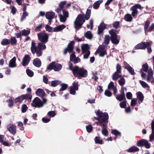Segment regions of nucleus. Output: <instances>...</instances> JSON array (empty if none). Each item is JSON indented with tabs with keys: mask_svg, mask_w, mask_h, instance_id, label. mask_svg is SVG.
Segmentation results:
<instances>
[{
	"mask_svg": "<svg viewBox=\"0 0 154 154\" xmlns=\"http://www.w3.org/2000/svg\"><path fill=\"white\" fill-rule=\"evenodd\" d=\"M109 33L110 36L108 35H105L103 44L105 45H108L109 44L110 40L113 44L118 45L120 41V38H118L117 35L119 33V32L116 29H112L109 31Z\"/></svg>",
	"mask_w": 154,
	"mask_h": 154,
	"instance_id": "1",
	"label": "nucleus"
},
{
	"mask_svg": "<svg viewBox=\"0 0 154 154\" xmlns=\"http://www.w3.org/2000/svg\"><path fill=\"white\" fill-rule=\"evenodd\" d=\"M95 112L98 116L97 117H94L95 120L98 121L95 122L96 124L97 125L106 127L109 119L108 113L106 112H103L99 110Z\"/></svg>",
	"mask_w": 154,
	"mask_h": 154,
	"instance_id": "2",
	"label": "nucleus"
},
{
	"mask_svg": "<svg viewBox=\"0 0 154 154\" xmlns=\"http://www.w3.org/2000/svg\"><path fill=\"white\" fill-rule=\"evenodd\" d=\"M74 70V73L73 74L74 76L79 79H81L82 78H85L88 76L87 70L83 67L80 68L78 66Z\"/></svg>",
	"mask_w": 154,
	"mask_h": 154,
	"instance_id": "3",
	"label": "nucleus"
},
{
	"mask_svg": "<svg viewBox=\"0 0 154 154\" xmlns=\"http://www.w3.org/2000/svg\"><path fill=\"white\" fill-rule=\"evenodd\" d=\"M42 100V101L38 97H35L31 103L32 106L35 108L42 107L44 104L46 103L47 102V100L46 98H43Z\"/></svg>",
	"mask_w": 154,
	"mask_h": 154,
	"instance_id": "4",
	"label": "nucleus"
},
{
	"mask_svg": "<svg viewBox=\"0 0 154 154\" xmlns=\"http://www.w3.org/2000/svg\"><path fill=\"white\" fill-rule=\"evenodd\" d=\"M152 42V41L146 42H141L137 45L134 47L136 49L145 50L149 46H151Z\"/></svg>",
	"mask_w": 154,
	"mask_h": 154,
	"instance_id": "5",
	"label": "nucleus"
},
{
	"mask_svg": "<svg viewBox=\"0 0 154 154\" xmlns=\"http://www.w3.org/2000/svg\"><path fill=\"white\" fill-rule=\"evenodd\" d=\"M38 40L42 43H46L48 41L49 35L45 32H40L38 34Z\"/></svg>",
	"mask_w": 154,
	"mask_h": 154,
	"instance_id": "6",
	"label": "nucleus"
},
{
	"mask_svg": "<svg viewBox=\"0 0 154 154\" xmlns=\"http://www.w3.org/2000/svg\"><path fill=\"white\" fill-rule=\"evenodd\" d=\"M137 145L138 147L145 146L146 149H149L150 147V143L147 140L144 139L138 140L137 143Z\"/></svg>",
	"mask_w": 154,
	"mask_h": 154,
	"instance_id": "7",
	"label": "nucleus"
},
{
	"mask_svg": "<svg viewBox=\"0 0 154 154\" xmlns=\"http://www.w3.org/2000/svg\"><path fill=\"white\" fill-rule=\"evenodd\" d=\"M75 42L74 41H70L67 47L65 49L63 52V54L65 55L68 51L69 53L72 52L74 48V45Z\"/></svg>",
	"mask_w": 154,
	"mask_h": 154,
	"instance_id": "8",
	"label": "nucleus"
},
{
	"mask_svg": "<svg viewBox=\"0 0 154 154\" xmlns=\"http://www.w3.org/2000/svg\"><path fill=\"white\" fill-rule=\"evenodd\" d=\"M8 130L14 135L16 133V127L15 125L10 124L7 126Z\"/></svg>",
	"mask_w": 154,
	"mask_h": 154,
	"instance_id": "9",
	"label": "nucleus"
},
{
	"mask_svg": "<svg viewBox=\"0 0 154 154\" xmlns=\"http://www.w3.org/2000/svg\"><path fill=\"white\" fill-rule=\"evenodd\" d=\"M75 52H73L70 55V60L73 62L74 64H76L81 61L80 59L78 57H76L75 54Z\"/></svg>",
	"mask_w": 154,
	"mask_h": 154,
	"instance_id": "10",
	"label": "nucleus"
},
{
	"mask_svg": "<svg viewBox=\"0 0 154 154\" xmlns=\"http://www.w3.org/2000/svg\"><path fill=\"white\" fill-rule=\"evenodd\" d=\"M82 25L83 23H82V21L80 20L79 18H78L77 17L74 22V28L76 30H78L82 27Z\"/></svg>",
	"mask_w": 154,
	"mask_h": 154,
	"instance_id": "11",
	"label": "nucleus"
},
{
	"mask_svg": "<svg viewBox=\"0 0 154 154\" xmlns=\"http://www.w3.org/2000/svg\"><path fill=\"white\" fill-rule=\"evenodd\" d=\"M55 14V13L53 11L46 12L45 14L46 17L48 20V22L50 23L52 22V19L54 18Z\"/></svg>",
	"mask_w": 154,
	"mask_h": 154,
	"instance_id": "12",
	"label": "nucleus"
},
{
	"mask_svg": "<svg viewBox=\"0 0 154 154\" xmlns=\"http://www.w3.org/2000/svg\"><path fill=\"white\" fill-rule=\"evenodd\" d=\"M31 59L29 55L28 54H26L25 55L22 60V64L23 66H26L27 65Z\"/></svg>",
	"mask_w": 154,
	"mask_h": 154,
	"instance_id": "13",
	"label": "nucleus"
},
{
	"mask_svg": "<svg viewBox=\"0 0 154 154\" xmlns=\"http://www.w3.org/2000/svg\"><path fill=\"white\" fill-rule=\"evenodd\" d=\"M36 94L42 97V99L45 98L44 97L45 95V93L44 90L40 88L38 89L35 92Z\"/></svg>",
	"mask_w": 154,
	"mask_h": 154,
	"instance_id": "14",
	"label": "nucleus"
},
{
	"mask_svg": "<svg viewBox=\"0 0 154 154\" xmlns=\"http://www.w3.org/2000/svg\"><path fill=\"white\" fill-rule=\"evenodd\" d=\"M106 27L104 23H101L98 27L97 33L100 35L102 33Z\"/></svg>",
	"mask_w": 154,
	"mask_h": 154,
	"instance_id": "15",
	"label": "nucleus"
},
{
	"mask_svg": "<svg viewBox=\"0 0 154 154\" xmlns=\"http://www.w3.org/2000/svg\"><path fill=\"white\" fill-rule=\"evenodd\" d=\"M152 133L149 137V141L151 142L154 140V119L153 120L151 123Z\"/></svg>",
	"mask_w": 154,
	"mask_h": 154,
	"instance_id": "16",
	"label": "nucleus"
},
{
	"mask_svg": "<svg viewBox=\"0 0 154 154\" xmlns=\"http://www.w3.org/2000/svg\"><path fill=\"white\" fill-rule=\"evenodd\" d=\"M33 64L34 66L37 67H40L42 65L40 60L38 58H35L33 60Z\"/></svg>",
	"mask_w": 154,
	"mask_h": 154,
	"instance_id": "17",
	"label": "nucleus"
},
{
	"mask_svg": "<svg viewBox=\"0 0 154 154\" xmlns=\"http://www.w3.org/2000/svg\"><path fill=\"white\" fill-rule=\"evenodd\" d=\"M16 58L15 57H14L9 61V66L11 68H14L17 66L16 63Z\"/></svg>",
	"mask_w": 154,
	"mask_h": 154,
	"instance_id": "18",
	"label": "nucleus"
},
{
	"mask_svg": "<svg viewBox=\"0 0 154 154\" xmlns=\"http://www.w3.org/2000/svg\"><path fill=\"white\" fill-rule=\"evenodd\" d=\"M91 8L92 6H91L89 7L87 9L85 14V20H88L89 19L91 15V9H89V8L91 9Z\"/></svg>",
	"mask_w": 154,
	"mask_h": 154,
	"instance_id": "19",
	"label": "nucleus"
},
{
	"mask_svg": "<svg viewBox=\"0 0 154 154\" xmlns=\"http://www.w3.org/2000/svg\"><path fill=\"white\" fill-rule=\"evenodd\" d=\"M127 151L129 152H135L139 151V149L137 147L133 146L127 150Z\"/></svg>",
	"mask_w": 154,
	"mask_h": 154,
	"instance_id": "20",
	"label": "nucleus"
},
{
	"mask_svg": "<svg viewBox=\"0 0 154 154\" xmlns=\"http://www.w3.org/2000/svg\"><path fill=\"white\" fill-rule=\"evenodd\" d=\"M82 53L84 54L86 52H87L90 48V47L88 44H84L82 45Z\"/></svg>",
	"mask_w": 154,
	"mask_h": 154,
	"instance_id": "21",
	"label": "nucleus"
},
{
	"mask_svg": "<svg viewBox=\"0 0 154 154\" xmlns=\"http://www.w3.org/2000/svg\"><path fill=\"white\" fill-rule=\"evenodd\" d=\"M66 27V26L64 25H61L54 28L53 29L54 32H58L63 30Z\"/></svg>",
	"mask_w": 154,
	"mask_h": 154,
	"instance_id": "22",
	"label": "nucleus"
},
{
	"mask_svg": "<svg viewBox=\"0 0 154 154\" xmlns=\"http://www.w3.org/2000/svg\"><path fill=\"white\" fill-rule=\"evenodd\" d=\"M102 0L97 1L95 2L93 5V7L94 9H97L99 7L100 4L103 2Z\"/></svg>",
	"mask_w": 154,
	"mask_h": 154,
	"instance_id": "23",
	"label": "nucleus"
},
{
	"mask_svg": "<svg viewBox=\"0 0 154 154\" xmlns=\"http://www.w3.org/2000/svg\"><path fill=\"white\" fill-rule=\"evenodd\" d=\"M10 44L12 45H15L17 42V40L15 37L11 36L9 40Z\"/></svg>",
	"mask_w": 154,
	"mask_h": 154,
	"instance_id": "24",
	"label": "nucleus"
},
{
	"mask_svg": "<svg viewBox=\"0 0 154 154\" xmlns=\"http://www.w3.org/2000/svg\"><path fill=\"white\" fill-rule=\"evenodd\" d=\"M32 54H34L36 53V55L38 57L41 56L42 54V51L41 49H39L38 48L34 50L32 52Z\"/></svg>",
	"mask_w": 154,
	"mask_h": 154,
	"instance_id": "25",
	"label": "nucleus"
},
{
	"mask_svg": "<svg viewBox=\"0 0 154 154\" xmlns=\"http://www.w3.org/2000/svg\"><path fill=\"white\" fill-rule=\"evenodd\" d=\"M137 97L141 103L143 102L144 96L141 92L139 91L137 93Z\"/></svg>",
	"mask_w": 154,
	"mask_h": 154,
	"instance_id": "26",
	"label": "nucleus"
},
{
	"mask_svg": "<svg viewBox=\"0 0 154 154\" xmlns=\"http://www.w3.org/2000/svg\"><path fill=\"white\" fill-rule=\"evenodd\" d=\"M125 75H124L122 77L118 80V82L119 85L121 86H123L125 85L126 82L125 79H124Z\"/></svg>",
	"mask_w": 154,
	"mask_h": 154,
	"instance_id": "27",
	"label": "nucleus"
},
{
	"mask_svg": "<svg viewBox=\"0 0 154 154\" xmlns=\"http://www.w3.org/2000/svg\"><path fill=\"white\" fill-rule=\"evenodd\" d=\"M116 99L120 101L126 100L125 95L121 94L118 95L116 97Z\"/></svg>",
	"mask_w": 154,
	"mask_h": 154,
	"instance_id": "28",
	"label": "nucleus"
},
{
	"mask_svg": "<svg viewBox=\"0 0 154 154\" xmlns=\"http://www.w3.org/2000/svg\"><path fill=\"white\" fill-rule=\"evenodd\" d=\"M60 81L58 80H55L51 82V86L55 87L60 83Z\"/></svg>",
	"mask_w": 154,
	"mask_h": 154,
	"instance_id": "29",
	"label": "nucleus"
},
{
	"mask_svg": "<svg viewBox=\"0 0 154 154\" xmlns=\"http://www.w3.org/2000/svg\"><path fill=\"white\" fill-rule=\"evenodd\" d=\"M78 18H79L80 20L82 21V23L83 24L85 21V14H79L78 16Z\"/></svg>",
	"mask_w": 154,
	"mask_h": 154,
	"instance_id": "30",
	"label": "nucleus"
},
{
	"mask_svg": "<svg viewBox=\"0 0 154 154\" xmlns=\"http://www.w3.org/2000/svg\"><path fill=\"white\" fill-rule=\"evenodd\" d=\"M124 19L127 21L131 22L132 20V17L131 14H126L124 17Z\"/></svg>",
	"mask_w": 154,
	"mask_h": 154,
	"instance_id": "31",
	"label": "nucleus"
},
{
	"mask_svg": "<svg viewBox=\"0 0 154 154\" xmlns=\"http://www.w3.org/2000/svg\"><path fill=\"white\" fill-rule=\"evenodd\" d=\"M55 62H52L49 64L47 66V69L48 70H51L52 69L54 70V65L55 64Z\"/></svg>",
	"mask_w": 154,
	"mask_h": 154,
	"instance_id": "32",
	"label": "nucleus"
},
{
	"mask_svg": "<svg viewBox=\"0 0 154 154\" xmlns=\"http://www.w3.org/2000/svg\"><path fill=\"white\" fill-rule=\"evenodd\" d=\"M85 36L89 39H91L93 38V35L91 32L90 31H88L84 35Z\"/></svg>",
	"mask_w": 154,
	"mask_h": 154,
	"instance_id": "33",
	"label": "nucleus"
},
{
	"mask_svg": "<svg viewBox=\"0 0 154 154\" xmlns=\"http://www.w3.org/2000/svg\"><path fill=\"white\" fill-rule=\"evenodd\" d=\"M94 141L96 144H102L103 143V140H100V137L98 136L95 137Z\"/></svg>",
	"mask_w": 154,
	"mask_h": 154,
	"instance_id": "34",
	"label": "nucleus"
},
{
	"mask_svg": "<svg viewBox=\"0 0 154 154\" xmlns=\"http://www.w3.org/2000/svg\"><path fill=\"white\" fill-rule=\"evenodd\" d=\"M62 68V66L60 64L55 65L54 66V70L55 71H58L60 70Z\"/></svg>",
	"mask_w": 154,
	"mask_h": 154,
	"instance_id": "35",
	"label": "nucleus"
},
{
	"mask_svg": "<svg viewBox=\"0 0 154 154\" xmlns=\"http://www.w3.org/2000/svg\"><path fill=\"white\" fill-rule=\"evenodd\" d=\"M99 54V56L100 57H103L105 55H107V52L106 50L96 51Z\"/></svg>",
	"mask_w": 154,
	"mask_h": 154,
	"instance_id": "36",
	"label": "nucleus"
},
{
	"mask_svg": "<svg viewBox=\"0 0 154 154\" xmlns=\"http://www.w3.org/2000/svg\"><path fill=\"white\" fill-rule=\"evenodd\" d=\"M128 66L126 67V69L132 75H134L135 72L134 69L131 66Z\"/></svg>",
	"mask_w": 154,
	"mask_h": 154,
	"instance_id": "37",
	"label": "nucleus"
},
{
	"mask_svg": "<svg viewBox=\"0 0 154 154\" xmlns=\"http://www.w3.org/2000/svg\"><path fill=\"white\" fill-rule=\"evenodd\" d=\"M23 100L22 95L19 96L17 98H16L15 100V103H22L23 101Z\"/></svg>",
	"mask_w": 154,
	"mask_h": 154,
	"instance_id": "38",
	"label": "nucleus"
},
{
	"mask_svg": "<svg viewBox=\"0 0 154 154\" xmlns=\"http://www.w3.org/2000/svg\"><path fill=\"white\" fill-rule=\"evenodd\" d=\"M22 35L25 36H27L30 33V31L29 30L23 29L21 31Z\"/></svg>",
	"mask_w": 154,
	"mask_h": 154,
	"instance_id": "39",
	"label": "nucleus"
},
{
	"mask_svg": "<svg viewBox=\"0 0 154 154\" xmlns=\"http://www.w3.org/2000/svg\"><path fill=\"white\" fill-rule=\"evenodd\" d=\"M131 10L132 11V16L134 17H135L138 13L137 9H136L135 7L132 6L131 7Z\"/></svg>",
	"mask_w": 154,
	"mask_h": 154,
	"instance_id": "40",
	"label": "nucleus"
},
{
	"mask_svg": "<svg viewBox=\"0 0 154 154\" xmlns=\"http://www.w3.org/2000/svg\"><path fill=\"white\" fill-rule=\"evenodd\" d=\"M1 44L3 45H7L10 44L9 40L6 38L3 39L1 42Z\"/></svg>",
	"mask_w": 154,
	"mask_h": 154,
	"instance_id": "41",
	"label": "nucleus"
},
{
	"mask_svg": "<svg viewBox=\"0 0 154 154\" xmlns=\"http://www.w3.org/2000/svg\"><path fill=\"white\" fill-rule=\"evenodd\" d=\"M111 133L116 137L120 136L121 135V133L116 129H112Z\"/></svg>",
	"mask_w": 154,
	"mask_h": 154,
	"instance_id": "42",
	"label": "nucleus"
},
{
	"mask_svg": "<svg viewBox=\"0 0 154 154\" xmlns=\"http://www.w3.org/2000/svg\"><path fill=\"white\" fill-rule=\"evenodd\" d=\"M79 66H75L74 67H73V64H72L70 62L69 63V69L72 71V73L73 74L74 73V70L75 69L77 68V67H78Z\"/></svg>",
	"mask_w": 154,
	"mask_h": 154,
	"instance_id": "43",
	"label": "nucleus"
},
{
	"mask_svg": "<svg viewBox=\"0 0 154 154\" xmlns=\"http://www.w3.org/2000/svg\"><path fill=\"white\" fill-rule=\"evenodd\" d=\"M43 43H39L37 45V48L39 49L44 50L46 48V45Z\"/></svg>",
	"mask_w": 154,
	"mask_h": 154,
	"instance_id": "44",
	"label": "nucleus"
},
{
	"mask_svg": "<svg viewBox=\"0 0 154 154\" xmlns=\"http://www.w3.org/2000/svg\"><path fill=\"white\" fill-rule=\"evenodd\" d=\"M37 48V46H35V41L33 40L32 42L31 46V52L33 51L34 50H35V49Z\"/></svg>",
	"mask_w": 154,
	"mask_h": 154,
	"instance_id": "45",
	"label": "nucleus"
},
{
	"mask_svg": "<svg viewBox=\"0 0 154 154\" xmlns=\"http://www.w3.org/2000/svg\"><path fill=\"white\" fill-rule=\"evenodd\" d=\"M22 97L23 98V100L24 99L27 100L29 99L31 100L32 98V96L31 95L29 94H26L22 95Z\"/></svg>",
	"mask_w": 154,
	"mask_h": 154,
	"instance_id": "46",
	"label": "nucleus"
},
{
	"mask_svg": "<svg viewBox=\"0 0 154 154\" xmlns=\"http://www.w3.org/2000/svg\"><path fill=\"white\" fill-rule=\"evenodd\" d=\"M142 69L144 72H146L149 69V66L147 63L143 64L142 66Z\"/></svg>",
	"mask_w": 154,
	"mask_h": 154,
	"instance_id": "47",
	"label": "nucleus"
},
{
	"mask_svg": "<svg viewBox=\"0 0 154 154\" xmlns=\"http://www.w3.org/2000/svg\"><path fill=\"white\" fill-rule=\"evenodd\" d=\"M112 26L115 29H118L120 26V22L119 21L114 22L112 23Z\"/></svg>",
	"mask_w": 154,
	"mask_h": 154,
	"instance_id": "48",
	"label": "nucleus"
},
{
	"mask_svg": "<svg viewBox=\"0 0 154 154\" xmlns=\"http://www.w3.org/2000/svg\"><path fill=\"white\" fill-rule=\"evenodd\" d=\"M60 85L61 86V88L59 90L60 91L65 90L68 87L67 85L64 83L61 84Z\"/></svg>",
	"mask_w": 154,
	"mask_h": 154,
	"instance_id": "49",
	"label": "nucleus"
},
{
	"mask_svg": "<svg viewBox=\"0 0 154 154\" xmlns=\"http://www.w3.org/2000/svg\"><path fill=\"white\" fill-rule=\"evenodd\" d=\"M119 74H120V73L115 72L112 74V79L114 81H116L118 79Z\"/></svg>",
	"mask_w": 154,
	"mask_h": 154,
	"instance_id": "50",
	"label": "nucleus"
},
{
	"mask_svg": "<svg viewBox=\"0 0 154 154\" xmlns=\"http://www.w3.org/2000/svg\"><path fill=\"white\" fill-rule=\"evenodd\" d=\"M28 13L26 11L24 12L23 14V15L21 17L20 20L21 21H23L25 19H26V16L28 15Z\"/></svg>",
	"mask_w": 154,
	"mask_h": 154,
	"instance_id": "51",
	"label": "nucleus"
},
{
	"mask_svg": "<svg viewBox=\"0 0 154 154\" xmlns=\"http://www.w3.org/2000/svg\"><path fill=\"white\" fill-rule=\"evenodd\" d=\"M116 71L115 72L120 74L121 72L122 67L119 63H117L116 66Z\"/></svg>",
	"mask_w": 154,
	"mask_h": 154,
	"instance_id": "52",
	"label": "nucleus"
},
{
	"mask_svg": "<svg viewBox=\"0 0 154 154\" xmlns=\"http://www.w3.org/2000/svg\"><path fill=\"white\" fill-rule=\"evenodd\" d=\"M26 72L27 75L30 77H32L34 75V73L33 72L29 69L26 70Z\"/></svg>",
	"mask_w": 154,
	"mask_h": 154,
	"instance_id": "53",
	"label": "nucleus"
},
{
	"mask_svg": "<svg viewBox=\"0 0 154 154\" xmlns=\"http://www.w3.org/2000/svg\"><path fill=\"white\" fill-rule=\"evenodd\" d=\"M139 82L143 88H145L149 87L148 85L144 81L140 80Z\"/></svg>",
	"mask_w": 154,
	"mask_h": 154,
	"instance_id": "54",
	"label": "nucleus"
},
{
	"mask_svg": "<svg viewBox=\"0 0 154 154\" xmlns=\"http://www.w3.org/2000/svg\"><path fill=\"white\" fill-rule=\"evenodd\" d=\"M28 107L25 104H23L21 106V111L23 113L25 112L28 109Z\"/></svg>",
	"mask_w": 154,
	"mask_h": 154,
	"instance_id": "55",
	"label": "nucleus"
},
{
	"mask_svg": "<svg viewBox=\"0 0 154 154\" xmlns=\"http://www.w3.org/2000/svg\"><path fill=\"white\" fill-rule=\"evenodd\" d=\"M126 100L122 101L119 104L120 106L122 108H125L126 106Z\"/></svg>",
	"mask_w": 154,
	"mask_h": 154,
	"instance_id": "56",
	"label": "nucleus"
},
{
	"mask_svg": "<svg viewBox=\"0 0 154 154\" xmlns=\"http://www.w3.org/2000/svg\"><path fill=\"white\" fill-rule=\"evenodd\" d=\"M150 24V22L149 20H147L144 26V30L145 32L147 31Z\"/></svg>",
	"mask_w": 154,
	"mask_h": 154,
	"instance_id": "57",
	"label": "nucleus"
},
{
	"mask_svg": "<svg viewBox=\"0 0 154 154\" xmlns=\"http://www.w3.org/2000/svg\"><path fill=\"white\" fill-rule=\"evenodd\" d=\"M45 29L46 30L48 31L49 32H54L53 31V28L48 25H46Z\"/></svg>",
	"mask_w": 154,
	"mask_h": 154,
	"instance_id": "58",
	"label": "nucleus"
},
{
	"mask_svg": "<svg viewBox=\"0 0 154 154\" xmlns=\"http://www.w3.org/2000/svg\"><path fill=\"white\" fill-rule=\"evenodd\" d=\"M93 127L91 125H89L86 126V129L88 133H90L92 131Z\"/></svg>",
	"mask_w": 154,
	"mask_h": 154,
	"instance_id": "59",
	"label": "nucleus"
},
{
	"mask_svg": "<svg viewBox=\"0 0 154 154\" xmlns=\"http://www.w3.org/2000/svg\"><path fill=\"white\" fill-rule=\"evenodd\" d=\"M137 101L136 98H133L132 99L131 103V106L134 107L137 104Z\"/></svg>",
	"mask_w": 154,
	"mask_h": 154,
	"instance_id": "60",
	"label": "nucleus"
},
{
	"mask_svg": "<svg viewBox=\"0 0 154 154\" xmlns=\"http://www.w3.org/2000/svg\"><path fill=\"white\" fill-rule=\"evenodd\" d=\"M59 17L60 21L63 22H64L66 21V18H67L62 15L61 14H59Z\"/></svg>",
	"mask_w": 154,
	"mask_h": 154,
	"instance_id": "61",
	"label": "nucleus"
},
{
	"mask_svg": "<svg viewBox=\"0 0 154 154\" xmlns=\"http://www.w3.org/2000/svg\"><path fill=\"white\" fill-rule=\"evenodd\" d=\"M102 133L103 135L107 136L108 135V132L106 128H104L102 130Z\"/></svg>",
	"mask_w": 154,
	"mask_h": 154,
	"instance_id": "62",
	"label": "nucleus"
},
{
	"mask_svg": "<svg viewBox=\"0 0 154 154\" xmlns=\"http://www.w3.org/2000/svg\"><path fill=\"white\" fill-rule=\"evenodd\" d=\"M8 103V106L10 107H12L14 105V102L13 100L11 99H9L7 100Z\"/></svg>",
	"mask_w": 154,
	"mask_h": 154,
	"instance_id": "63",
	"label": "nucleus"
},
{
	"mask_svg": "<svg viewBox=\"0 0 154 154\" xmlns=\"http://www.w3.org/2000/svg\"><path fill=\"white\" fill-rule=\"evenodd\" d=\"M11 9V13L14 15L15 14L16 12L17 9L14 6H12L10 7Z\"/></svg>",
	"mask_w": 154,
	"mask_h": 154,
	"instance_id": "64",
	"label": "nucleus"
}]
</instances>
